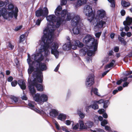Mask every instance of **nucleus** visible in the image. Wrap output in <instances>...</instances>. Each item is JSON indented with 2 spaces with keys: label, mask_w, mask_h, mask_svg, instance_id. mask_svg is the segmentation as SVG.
<instances>
[{
  "label": "nucleus",
  "mask_w": 132,
  "mask_h": 132,
  "mask_svg": "<svg viewBox=\"0 0 132 132\" xmlns=\"http://www.w3.org/2000/svg\"><path fill=\"white\" fill-rule=\"evenodd\" d=\"M47 69V66L45 63L43 62L39 63L38 67L36 68V70L32 73L34 80L37 79L39 82H42L43 75L42 71L46 70Z\"/></svg>",
  "instance_id": "f257e3e1"
},
{
  "label": "nucleus",
  "mask_w": 132,
  "mask_h": 132,
  "mask_svg": "<svg viewBox=\"0 0 132 132\" xmlns=\"http://www.w3.org/2000/svg\"><path fill=\"white\" fill-rule=\"evenodd\" d=\"M83 41L86 45L89 46V48L93 49L95 51H96L97 50L98 40L95 39L94 38L90 35H87L83 38Z\"/></svg>",
  "instance_id": "f03ea898"
},
{
  "label": "nucleus",
  "mask_w": 132,
  "mask_h": 132,
  "mask_svg": "<svg viewBox=\"0 0 132 132\" xmlns=\"http://www.w3.org/2000/svg\"><path fill=\"white\" fill-rule=\"evenodd\" d=\"M54 30L53 28L50 29L47 27L43 31L44 35L42 38V40L44 43L46 42H50L52 40V38L53 35Z\"/></svg>",
  "instance_id": "7ed1b4c3"
},
{
  "label": "nucleus",
  "mask_w": 132,
  "mask_h": 132,
  "mask_svg": "<svg viewBox=\"0 0 132 132\" xmlns=\"http://www.w3.org/2000/svg\"><path fill=\"white\" fill-rule=\"evenodd\" d=\"M44 9H45L44 10L40 8L36 10L35 12L36 16L37 17H46L48 13V10L47 7H45Z\"/></svg>",
  "instance_id": "20e7f679"
},
{
  "label": "nucleus",
  "mask_w": 132,
  "mask_h": 132,
  "mask_svg": "<svg viewBox=\"0 0 132 132\" xmlns=\"http://www.w3.org/2000/svg\"><path fill=\"white\" fill-rule=\"evenodd\" d=\"M95 76L93 73L90 74L86 78L85 82L86 85L90 87L94 83Z\"/></svg>",
  "instance_id": "39448f33"
},
{
  "label": "nucleus",
  "mask_w": 132,
  "mask_h": 132,
  "mask_svg": "<svg viewBox=\"0 0 132 132\" xmlns=\"http://www.w3.org/2000/svg\"><path fill=\"white\" fill-rule=\"evenodd\" d=\"M81 53H82L83 56H85L86 54L89 56H90L93 55H94L95 54V52L93 50V51L89 50V49L86 47H84L82 48L80 50Z\"/></svg>",
  "instance_id": "423d86ee"
},
{
  "label": "nucleus",
  "mask_w": 132,
  "mask_h": 132,
  "mask_svg": "<svg viewBox=\"0 0 132 132\" xmlns=\"http://www.w3.org/2000/svg\"><path fill=\"white\" fill-rule=\"evenodd\" d=\"M84 8V12L85 13L86 15L90 17L93 15V11L91 6L88 5H86Z\"/></svg>",
  "instance_id": "0eeeda50"
},
{
  "label": "nucleus",
  "mask_w": 132,
  "mask_h": 132,
  "mask_svg": "<svg viewBox=\"0 0 132 132\" xmlns=\"http://www.w3.org/2000/svg\"><path fill=\"white\" fill-rule=\"evenodd\" d=\"M96 24L95 26V28L99 29L102 28L104 24L105 25L106 22L105 21H103V19H97L96 20Z\"/></svg>",
  "instance_id": "6e6552de"
},
{
  "label": "nucleus",
  "mask_w": 132,
  "mask_h": 132,
  "mask_svg": "<svg viewBox=\"0 0 132 132\" xmlns=\"http://www.w3.org/2000/svg\"><path fill=\"white\" fill-rule=\"evenodd\" d=\"M80 20L79 16L76 15L74 16L72 19L71 24L72 26H77L79 23Z\"/></svg>",
  "instance_id": "1a4fd4ad"
},
{
  "label": "nucleus",
  "mask_w": 132,
  "mask_h": 132,
  "mask_svg": "<svg viewBox=\"0 0 132 132\" xmlns=\"http://www.w3.org/2000/svg\"><path fill=\"white\" fill-rule=\"evenodd\" d=\"M33 84L35 85V86L37 90L39 92H42L44 90V87L42 84H40L38 83V82L42 83V82H39L38 81L37 79L34 80V79L33 80Z\"/></svg>",
  "instance_id": "9d476101"
},
{
  "label": "nucleus",
  "mask_w": 132,
  "mask_h": 132,
  "mask_svg": "<svg viewBox=\"0 0 132 132\" xmlns=\"http://www.w3.org/2000/svg\"><path fill=\"white\" fill-rule=\"evenodd\" d=\"M35 85L33 84V82L28 86V88L30 93L32 96H33L36 92L35 89L34 87Z\"/></svg>",
  "instance_id": "9b49d317"
},
{
  "label": "nucleus",
  "mask_w": 132,
  "mask_h": 132,
  "mask_svg": "<svg viewBox=\"0 0 132 132\" xmlns=\"http://www.w3.org/2000/svg\"><path fill=\"white\" fill-rule=\"evenodd\" d=\"M34 100L40 104H42V101L40 98V94L37 93L32 96Z\"/></svg>",
  "instance_id": "f8f14e48"
},
{
  "label": "nucleus",
  "mask_w": 132,
  "mask_h": 132,
  "mask_svg": "<svg viewBox=\"0 0 132 132\" xmlns=\"http://www.w3.org/2000/svg\"><path fill=\"white\" fill-rule=\"evenodd\" d=\"M65 21V19H62L60 17H58V19L57 21L56 25L54 26H55L56 28H58L60 26L61 24L63 22V21ZM53 26H52V28L54 27H53Z\"/></svg>",
  "instance_id": "ddd939ff"
},
{
  "label": "nucleus",
  "mask_w": 132,
  "mask_h": 132,
  "mask_svg": "<svg viewBox=\"0 0 132 132\" xmlns=\"http://www.w3.org/2000/svg\"><path fill=\"white\" fill-rule=\"evenodd\" d=\"M46 17L47 20L49 22L53 23L56 22V18L54 15H50L48 16H47Z\"/></svg>",
  "instance_id": "4468645a"
},
{
  "label": "nucleus",
  "mask_w": 132,
  "mask_h": 132,
  "mask_svg": "<svg viewBox=\"0 0 132 132\" xmlns=\"http://www.w3.org/2000/svg\"><path fill=\"white\" fill-rule=\"evenodd\" d=\"M18 84L22 90H25L26 88V86L24 81L22 79L18 81Z\"/></svg>",
  "instance_id": "2eb2a0df"
},
{
  "label": "nucleus",
  "mask_w": 132,
  "mask_h": 132,
  "mask_svg": "<svg viewBox=\"0 0 132 132\" xmlns=\"http://www.w3.org/2000/svg\"><path fill=\"white\" fill-rule=\"evenodd\" d=\"M132 23V18L127 16L126 18V20L123 22V24L124 26H130Z\"/></svg>",
  "instance_id": "dca6fc26"
},
{
  "label": "nucleus",
  "mask_w": 132,
  "mask_h": 132,
  "mask_svg": "<svg viewBox=\"0 0 132 132\" xmlns=\"http://www.w3.org/2000/svg\"><path fill=\"white\" fill-rule=\"evenodd\" d=\"M97 13L99 17L98 19H103V18L105 16V12L103 10H101L98 11L97 12Z\"/></svg>",
  "instance_id": "f3484780"
},
{
  "label": "nucleus",
  "mask_w": 132,
  "mask_h": 132,
  "mask_svg": "<svg viewBox=\"0 0 132 132\" xmlns=\"http://www.w3.org/2000/svg\"><path fill=\"white\" fill-rule=\"evenodd\" d=\"M53 42V40L48 42H47L44 43V44L43 45V49L44 51L45 52L48 51V49L50 47V44Z\"/></svg>",
  "instance_id": "a211bd4d"
},
{
  "label": "nucleus",
  "mask_w": 132,
  "mask_h": 132,
  "mask_svg": "<svg viewBox=\"0 0 132 132\" xmlns=\"http://www.w3.org/2000/svg\"><path fill=\"white\" fill-rule=\"evenodd\" d=\"M59 112L58 111L55 109H52L50 113V116L54 118L57 116Z\"/></svg>",
  "instance_id": "6ab92c4d"
},
{
  "label": "nucleus",
  "mask_w": 132,
  "mask_h": 132,
  "mask_svg": "<svg viewBox=\"0 0 132 132\" xmlns=\"http://www.w3.org/2000/svg\"><path fill=\"white\" fill-rule=\"evenodd\" d=\"M40 98L42 101V104L45 102H46L48 100V97L47 96L44 94H43L40 96Z\"/></svg>",
  "instance_id": "aec40b11"
},
{
  "label": "nucleus",
  "mask_w": 132,
  "mask_h": 132,
  "mask_svg": "<svg viewBox=\"0 0 132 132\" xmlns=\"http://www.w3.org/2000/svg\"><path fill=\"white\" fill-rule=\"evenodd\" d=\"M72 28L73 34L75 35H77L79 33L80 29L77 26H73Z\"/></svg>",
  "instance_id": "412c9836"
},
{
  "label": "nucleus",
  "mask_w": 132,
  "mask_h": 132,
  "mask_svg": "<svg viewBox=\"0 0 132 132\" xmlns=\"http://www.w3.org/2000/svg\"><path fill=\"white\" fill-rule=\"evenodd\" d=\"M66 115L63 114H60L58 116L57 118L58 119L62 121H64L66 119Z\"/></svg>",
  "instance_id": "4be33fe9"
},
{
  "label": "nucleus",
  "mask_w": 132,
  "mask_h": 132,
  "mask_svg": "<svg viewBox=\"0 0 132 132\" xmlns=\"http://www.w3.org/2000/svg\"><path fill=\"white\" fill-rule=\"evenodd\" d=\"M130 3L129 2L122 0L121 1V5L123 7H129L130 5Z\"/></svg>",
  "instance_id": "5701e85b"
},
{
  "label": "nucleus",
  "mask_w": 132,
  "mask_h": 132,
  "mask_svg": "<svg viewBox=\"0 0 132 132\" xmlns=\"http://www.w3.org/2000/svg\"><path fill=\"white\" fill-rule=\"evenodd\" d=\"M86 125V129L87 128H90L93 125V123L92 122L90 121H87L86 123H85Z\"/></svg>",
  "instance_id": "b1692460"
},
{
  "label": "nucleus",
  "mask_w": 132,
  "mask_h": 132,
  "mask_svg": "<svg viewBox=\"0 0 132 132\" xmlns=\"http://www.w3.org/2000/svg\"><path fill=\"white\" fill-rule=\"evenodd\" d=\"M29 68L28 70V72L29 75H30L32 72L34 71L35 68L32 65L29 64Z\"/></svg>",
  "instance_id": "393cba45"
},
{
  "label": "nucleus",
  "mask_w": 132,
  "mask_h": 132,
  "mask_svg": "<svg viewBox=\"0 0 132 132\" xmlns=\"http://www.w3.org/2000/svg\"><path fill=\"white\" fill-rule=\"evenodd\" d=\"M68 11L67 10H63L61 12V13H60V15H61V17L62 19H65V16H66V14L68 13Z\"/></svg>",
  "instance_id": "a878e982"
},
{
  "label": "nucleus",
  "mask_w": 132,
  "mask_h": 132,
  "mask_svg": "<svg viewBox=\"0 0 132 132\" xmlns=\"http://www.w3.org/2000/svg\"><path fill=\"white\" fill-rule=\"evenodd\" d=\"M80 129L81 130L86 129V125H85L83 121L81 120L79 121Z\"/></svg>",
  "instance_id": "bb28decb"
},
{
  "label": "nucleus",
  "mask_w": 132,
  "mask_h": 132,
  "mask_svg": "<svg viewBox=\"0 0 132 132\" xmlns=\"http://www.w3.org/2000/svg\"><path fill=\"white\" fill-rule=\"evenodd\" d=\"M51 53L52 54L54 55L56 57H58L59 55V52L56 49H53L52 48Z\"/></svg>",
  "instance_id": "cd10ccee"
},
{
  "label": "nucleus",
  "mask_w": 132,
  "mask_h": 132,
  "mask_svg": "<svg viewBox=\"0 0 132 132\" xmlns=\"http://www.w3.org/2000/svg\"><path fill=\"white\" fill-rule=\"evenodd\" d=\"M0 12L2 16L4 17L7 14V10L6 8L3 7L0 10Z\"/></svg>",
  "instance_id": "c85d7f7f"
},
{
  "label": "nucleus",
  "mask_w": 132,
  "mask_h": 132,
  "mask_svg": "<svg viewBox=\"0 0 132 132\" xmlns=\"http://www.w3.org/2000/svg\"><path fill=\"white\" fill-rule=\"evenodd\" d=\"M62 9L61 6H58L56 9V11H55V15L58 16H60V12L61 11Z\"/></svg>",
  "instance_id": "c756f323"
},
{
  "label": "nucleus",
  "mask_w": 132,
  "mask_h": 132,
  "mask_svg": "<svg viewBox=\"0 0 132 132\" xmlns=\"http://www.w3.org/2000/svg\"><path fill=\"white\" fill-rule=\"evenodd\" d=\"M116 62V60H112L111 62L109 64H107L105 66L106 69L112 67L114 65V63Z\"/></svg>",
  "instance_id": "7c9ffc66"
},
{
  "label": "nucleus",
  "mask_w": 132,
  "mask_h": 132,
  "mask_svg": "<svg viewBox=\"0 0 132 132\" xmlns=\"http://www.w3.org/2000/svg\"><path fill=\"white\" fill-rule=\"evenodd\" d=\"M36 55H34V61L32 62L31 64H30V65H32V66L35 67H37L38 65V64L37 62V61L35 60L36 59Z\"/></svg>",
  "instance_id": "2f4dec72"
},
{
  "label": "nucleus",
  "mask_w": 132,
  "mask_h": 132,
  "mask_svg": "<svg viewBox=\"0 0 132 132\" xmlns=\"http://www.w3.org/2000/svg\"><path fill=\"white\" fill-rule=\"evenodd\" d=\"M92 108L94 110L97 109H98L99 107L98 105L97 104V103L94 101V104H92Z\"/></svg>",
  "instance_id": "473e14b6"
},
{
  "label": "nucleus",
  "mask_w": 132,
  "mask_h": 132,
  "mask_svg": "<svg viewBox=\"0 0 132 132\" xmlns=\"http://www.w3.org/2000/svg\"><path fill=\"white\" fill-rule=\"evenodd\" d=\"M10 98L13 102L15 103H17L18 101V98L14 96H12L10 97Z\"/></svg>",
  "instance_id": "72a5a7b5"
},
{
  "label": "nucleus",
  "mask_w": 132,
  "mask_h": 132,
  "mask_svg": "<svg viewBox=\"0 0 132 132\" xmlns=\"http://www.w3.org/2000/svg\"><path fill=\"white\" fill-rule=\"evenodd\" d=\"M35 103L34 102H30L28 103V105L30 108L32 109L35 108Z\"/></svg>",
  "instance_id": "f704fd0d"
},
{
  "label": "nucleus",
  "mask_w": 132,
  "mask_h": 132,
  "mask_svg": "<svg viewBox=\"0 0 132 132\" xmlns=\"http://www.w3.org/2000/svg\"><path fill=\"white\" fill-rule=\"evenodd\" d=\"M43 19V18H38L35 22V25L37 26H39L41 22Z\"/></svg>",
  "instance_id": "c9c22d12"
},
{
  "label": "nucleus",
  "mask_w": 132,
  "mask_h": 132,
  "mask_svg": "<svg viewBox=\"0 0 132 132\" xmlns=\"http://www.w3.org/2000/svg\"><path fill=\"white\" fill-rule=\"evenodd\" d=\"M77 113L78 114L81 119H83L85 117L84 114L81 111L79 110H78L77 111Z\"/></svg>",
  "instance_id": "e433bc0d"
},
{
  "label": "nucleus",
  "mask_w": 132,
  "mask_h": 132,
  "mask_svg": "<svg viewBox=\"0 0 132 132\" xmlns=\"http://www.w3.org/2000/svg\"><path fill=\"white\" fill-rule=\"evenodd\" d=\"M118 39L120 41L121 43L123 44L124 45H126V41L125 39H124V38H122L121 37H118Z\"/></svg>",
  "instance_id": "4c0bfd02"
},
{
  "label": "nucleus",
  "mask_w": 132,
  "mask_h": 132,
  "mask_svg": "<svg viewBox=\"0 0 132 132\" xmlns=\"http://www.w3.org/2000/svg\"><path fill=\"white\" fill-rule=\"evenodd\" d=\"M98 90L97 88H93L92 89L91 91V95H92V92H93L94 93V94L95 95L98 96Z\"/></svg>",
  "instance_id": "58836bf2"
},
{
  "label": "nucleus",
  "mask_w": 132,
  "mask_h": 132,
  "mask_svg": "<svg viewBox=\"0 0 132 132\" xmlns=\"http://www.w3.org/2000/svg\"><path fill=\"white\" fill-rule=\"evenodd\" d=\"M108 1L111 3V6L112 7L114 8L115 7L114 0H108Z\"/></svg>",
  "instance_id": "ea45409f"
},
{
  "label": "nucleus",
  "mask_w": 132,
  "mask_h": 132,
  "mask_svg": "<svg viewBox=\"0 0 132 132\" xmlns=\"http://www.w3.org/2000/svg\"><path fill=\"white\" fill-rule=\"evenodd\" d=\"M109 103V101L108 100L104 101V103L103 108H107L108 107V105Z\"/></svg>",
  "instance_id": "a19ab883"
},
{
  "label": "nucleus",
  "mask_w": 132,
  "mask_h": 132,
  "mask_svg": "<svg viewBox=\"0 0 132 132\" xmlns=\"http://www.w3.org/2000/svg\"><path fill=\"white\" fill-rule=\"evenodd\" d=\"M108 123L106 119H104L101 122V125L102 126L104 127L105 126V125L107 124Z\"/></svg>",
  "instance_id": "79ce46f5"
},
{
  "label": "nucleus",
  "mask_w": 132,
  "mask_h": 132,
  "mask_svg": "<svg viewBox=\"0 0 132 132\" xmlns=\"http://www.w3.org/2000/svg\"><path fill=\"white\" fill-rule=\"evenodd\" d=\"M25 35H22L20 37L19 42L21 43L23 42L24 40Z\"/></svg>",
  "instance_id": "37998d69"
},
{
  "label": "nucleus",
  "mask_w": 132,
  "mask_h": 132,
  "mask_svg": "<svg viewBox=\"0 0 132 132\" xmlns=\"http://www.w3.org/2000/svg\"><path fill=\"white\" fill-rule=\"evenodd\" d=\"M17 84H18V81L16 80H14L11 82V85L12 87H15Z\"/></svg>",
  "instance_id": "c03bdc74"
},
{
  "label": "nucleus",
  "mask_w": 132,
  "mask_h": 132,
  "mask_svg": "<svg viewBox=\"0 0 132 132\" xmlns=\"http://www.w3.org/2000/svg\"><path fill=\"white\" fill-rule=\"evenodd\" d=\"M14 8V6L12 4H10L8 6V10L10 11L13 10Z\"/></svg>",
  "instance_id": "a18cd8bd"
},
{
  "label": "nucleus",
  "mask_w": 132,
  "mask_h": 132,
  "mask_svg": "<svg viewBox=\"0 0 132 132\" xmlns=\"http://www.w3.org/2000/svg\"><path fill=\"white\" fill-rule=\"evenodd\" d=\"M43 58L42 56H40L39 57L37 60H35L39 64L40 63H42L41 61L43 60Z\"/></svg>",
  "instance_id": "49530a36"
},
{
  "label": "nucleus",
  "mask_w": 132,
  "mask_h": 132,
  "mask_svg": "<svg viewBox=\"0 0 132 132\" xmlns=\"http://www.w3.org/2000/svg\"><path fill=\"white\" fill-rule=\"evenodd\" d=\"M52 47L53 48V49L57 50L58 48L57 44L56 43H54V45L52 46Z\"/></svg>",
  "instance_id": "de8ad7c7"
},
{
  "label": "nucleus",
  "mask_w": 132,
  "mask_h": 132,
  "mask_svg": "<svg viewBox=\"0 0 132 132\" xmlns=\"http://www.w3.org/2000/svg\"><path fill=\"white\" fill-rule=\"evenodd\" d=\"M67 16L66 18L67 21H69L71 19V14L70 13L67 14Z\"/></svg>",
  "instance_id": "09e8293b"
},
{
  "label": "nucleus",
  "mask_w": 132,
  "mask_h": 132,
  "mask_svg": "<svg viewBox=\"0 0 132 132\" xmlns=\"http://www.w3.org/2000/svg\"><path fill=\"white\" fill-rule=\"evenodd\" d=\"M8 46L11 49V50H13L14 47V46H13L11 43L10 42H8Z\"/></svg>",
  "instance_id": "8fccbe9b"
},
{
  "label": "nucleus",
  "mask_w": 132,
  "mask_h": 132,
  "mask_svg": "<svg viewBox=\"0 0 132 132\" xmlns=\"http://www.w3.org/2000/svg\"><path fill=\"white\" fill-rule=\"evenodd\" d=\"M22 27V25L18 26L15 28V30L16 31H17L20 29Z\"/></svg>",
  "instance_id": "3c124183"
},
{
  "label": "nucleus",
  "mask_w": 132,
  "mask_h": 132,
  "mask_svg": "<svg viewBox=\"0 0 132 132\" xmlns=\"http://www.w3.org/2000/svg\"><path fill=\"white\" fill-rule=\"evenodd\" d=\"M102 34L101 32L96 33L95 34V36L96 38H99Z\"/></svg>",
  "instance_id": "603ef678"
},
{
  "label": "nucleus",
  "mask_w": 132,
  "mask_h": 132,
  "mask_svg": "<svg viewBox=\"0 0 132 132\" xmlns=\"http://www.w3.org/2000/svg\"><path fill=\"white\" fill-rule=\"evenodd\" d=\"M67 0H62L61 2V4L62 5H65L67 2Z\"/></svg>",
  "instance_id": "864d4df0"
},
{
  "label": "nucleus",
  "mask_w": 132,
  "mask_h": 132,
  "mask_svg": "<svg viewBox=\"0 0 132 132\" xmlns=\"http://www.w3.org/2000/svg\"><path fill=\"white\" fill-rule=\"evenodd\" d=\"M13 80V78L12 76H10L9 77L7 78V81L8 82H11Z\"/></svg>",
  "instance_id": "5fc2aeb1"
},
{
  "label": "nucleus",
  "mask_w": 132,
  "mask_h": 132,
  "mask_svg": "<svg viewBox=\"0 0 132 132\" xmlns=\"http://www.w3.org/2000/svg\"><path fill=\"white\" fill-rule=\"evenodd\" d=\"M79 127V124L78 123H77L73 127V130H77L78 128Z\"/></svg>",
  "instance_id": "6e6d98bb"
},
{
  "label": "nucleus",
  "mask_w": 132,
  "mask_h": 132,
  "mask_svg": "<svg viewBox=\"0 0 132 132\" xmlns=\"http://www.w3.org/2000/svg\"><path fill=\"white\" fill-rule=\"evenodd\" d=\"M120 13L121 16H124L126 14V12L124 10H122L121 11Z\"/></svg>",
  "instance_id": "4d7b16f0"
},
{
  "label": "nucleus",
  "mask_w": 132,
  "mask_h": 132,
  "mask_svg": "<svg viewBox=\"0 0 132 132\" xmlns=\"http://www.w3.org/2000/svg\"><path fill=\"white\" fill-rule=\"evenodd\" d=\"M104 101L103 100L101 99L98 101H95V102H96L97 103H98V104H100L102 103H104Z\"/></svg>",
  "instance_id": "13d9d810"
},
{
  "label": "nucleus",
  "mask_w": 132,
  "mask_h": 132,
  "mask_svg": "<svg viewBox=\"0 0 132 132\" xmlns=\"http://www.w3.org/2000/svg\"><path fill=\"white\" fill-rule=\"evenodd\" d=\"M55 124L56 128L58 130H59L60 126L58 122L56 121V122L55 123Z\"/></svg>",
  "instance_id": "bf43d9fd"
},
{
  "label": "nucleus",
  "mask_w": 132,
  "mask_h": 132,
  "mask_svg": "<svg viewBox=\"0 0 132 132\" xmlns=\"http://www.w3.org/2000/svg\"><path fill=\"white\" fill-rule=\"evenodd\" d=\"M119 47L117 46H115L114 47V51L115 52H118L119 51Z\"/></svg>",
  "instance_id": "052dcab7"
},
{
  "label": "nucleus",
  "mask_w": 132,
  "mask_h": 132,
  "mask_svg": "<svg viewBox=\"0 0 132 132\" xmlns=\"http://www.w3.org/2000/svg\"><path fill=\"white\" fill-rule=\"evenodd\" d=\"M123 79H121L118 81L116 83L117 85H120L122 82Z\"/></svg>",
  "instance_id": "680f3d73"
},
{
  "label": "nucleus",
  "mask_w": 132,
  "mask_h": 132,
  "mask_svg": "<svg viewBox=\"0 0 132 132\" xmlns=\"http://www.w3.org/2000/svg\"><path fill=\"white\" fill-rule=\"evenodd\" d=\"M129 84V83L127 82H124L123 85V87H126L127 86L128 84Z\"/></svg>",
  "instance_id": "e2e57ef3"
},
{
  "label": "nucleus",
  "mask_w": 132,
  "mask_h": 132,
  "mask_svg": "<svg viewBox=\"0 0 132 132\" xmlns=\"http://www.w3.org/2000/svg\"><path fill=\"white\" fill-rule=\"evenodd\" d=\"M98 113L100 114H102L104 113V110L103 109H102L98 110Z\"/></svg>",
  "instance_id": "0e129e2a"
},
{
  "label": "nucleus",
  "mask_w": 132,
  "mask_h": 132,
  "mask_svg": "<svg viewBox=\"0 0 132 132\" xmlns=\"http://www.w3.org/2000/svg\"><path fill=\"white\" fill-rule=\"evenodd\" d=\"M97 132H106L104 130L100 128H98L96 129Z\"/></svg>",
  "instance_id": "69168bd1"
},
{
  "label": "nucleus",
  "mask_w": 132,
  "mask_h": 132,
  "mask_svg": "<svg viewBox=\"0 0 132 132\" xmlns=\"http://www.w3.org/2000/svg\"><path fill=\"white\" fill-rule=\"evenodd\" d=\"M65 124L67 125H69L71 124V121L69 120H67L65 121Z\"/></svg>",
  "instance_id": "338daca9"
},
{
  "label": "nucleus",
  "mask_w": 132,
  "mask_h": 132,
  "mask_svg": "<svg viewBox=\"0 0 132 132\" xmlns=\"http://www.w3.org/2000/svg\"><path fill=\"white\" fill-rule=\"evenodd\" d=\"M79 41L78 40H77L75 41V45L76 46H78V45L79 44Z\"/></svg>",
  "instance_id": "774afa93"
}]
</instances>
